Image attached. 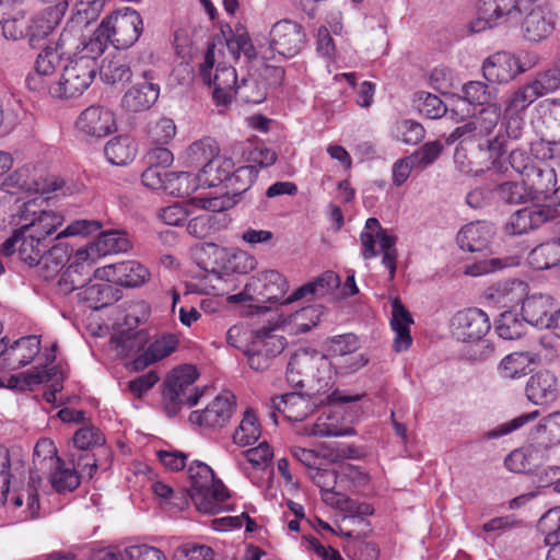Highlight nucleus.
Here are the masks:
<instances>
[{
  "label": "nucleus",
  "instance_id": "nucleus-1",
  "mask_svg": "<svg viewBox=\"0 0 560 560\" xmlns=\"http://www.w3.org/2000/svg\"><path fill=\"white\" fill-rule=\"evenodd\" d=\"M285 377L292 387H306L313 395L324 394L334 385L330 361L313 348H300L291 354Z\"/></svg>",
  "mask_w": 560,
  "mask_h": 560
},
{
  "label": "nucleus",
  "instance_id": "nucleus-2",
  "mask_svg": "<svg viewBox=\"0 0 560 560\" xmlns=\"http://www.w3.org/2000/svg\"><path fill=\"white\" fill-rule=\"evenodd\" d=\"M190 486L188 495L198 511L218 514L223 511V502L230 497L229 490L213 470L205 463L192 462L188 468Z\"/></svg>",
  "mask_w": 560,
  "mask_h": 560
},
{
  "label": "nucleus",
  "instance_id": "nucleus-3",
  "mask_svg": "<svg viewBox=\"0 0 560 560\" xmlns=\"http://www.w3.org/2000/svg\"><path fill=\"white\" fill-rule=\"evenodd\" d=\"M197 378L196 368L187 364L168 374L163 392L164 409L168 417L176 416L183 406L192 407L198 404L203 392L194 386Z\"/></svg>",
  "mask_w": 560,
  "mask_h": 560
},
{
  "label": "nucleus",
  "instance_id": "nucleus-4",
  "mask_svg": "<svg viewBox=\"0 0 560 560\" xmlns=\"http://www.w3.org/2000/svg\"><path fill=\"white\" fill-rule=\"evenodd\" d=\"M202 81L213 88V98L219 105H226L235 97L237 74L233 67L218 62L215 44H208L203 62L199 67Z\"/></svg>",
  "mask_w": 560,
  "mask_h": 560
},
{
  "label": "nucleus",
  "instance_id": "nucleus-5",
  "mask_svg": "<svg viewBox=\"0 0 560 560\" xmlns=\"http://www.w3.org/2000/svg\"><path fill=\"white\" fill-rule=\"evenodd\" d=\"M97 62L89 58H71L63 67L59 80L47 86L49 94L59 100L81 96L93 82Z\"/></svg>",
  "mask_w": 560,
  "mask_h": 560
},
{
  "label": "nucleus",
  "instance_id": "nucleus-6",
  "mask_svg": "<svg viewBox=\"0 0 560 560\" xmlns=\"http://www.w3.org/2000/svg\"><path fill=\"white\" fill-rule=\"evenodd\" d=\"M277 329V325H269L255 331L252 343L245 351L250 369L266 371L271 365L272 359L284 350L287 340L283 336L276 334Z\"/></svg>",
  "mask_w": 560,
  "mask_h": 560
},
{
  "label": "nucleus",
  "instance_id": "nucleus-7",
  "mask_svg": "<svg viewBox=\"0 0 560 560\" xmlns=\"http://www.w3.org/2000/svg\"><path fill=\"white\" fill-rule=\"evenodd\" d=\"M102 26L108 40L117 49L131 47L140 37L143 31V21L140 14L130 8L107 15L102 21Z\"/></svg>",
  "mask_w": 560,
  "mask_h": 560
},
{
  "label": "nucleus",
  "instance_id": "nucleus-8",
  "mask_svg": "<svg viewBox=\"0 0 560 560\" xmlns=\"http://www.w3.org/2000/svg\"><path fill=\"white\" fill-rule=\"evenodd\" d=\"M37 200L23 205L19 211V224L22 233L35 234L47 242V237L62 223V217L52 210L40 209Z\"/></svg>",
  "mask_w": 560,
  "mask_h": 560
},
{
  "label": "nucleus",
  "instance_id": "nucleus-9",
  "mask_svg": "<svg viewBox=\"0 0 560 560\" xmlns=\"http://www.w3.org/2000/svg\"><path fill=\"white\" fill-rule=\"evenodd\" d=\"M288 289L289 283L280 272L268 270L253 277L240 296L246 295L248 300L262 303H277L284 298Z\"/></svg>",
  "mask_w": 560,
  "mask_h": 560
},
{
  "label": "nucleus",
  "instance_id": "nucleus-10",
  "mask_svg": "<svg viewBox=\"0 0 560 560\" xmlns=\"http://www.w3.org/2000/svg\"><path fill=\"white\" fill-rule=\"evenodd\" d=\"M306 45V33L302 25L291 20H281L273 24L269 33V47L272 51L291 58L302 51Z\"/></svg>",
  "mask_w": 560,
  "mask_h": 560
},
{
  "label": "nucleus",
  "instance_id": "nucleus-11",
  "mask_svg": "<svg viewBox=\"0 0 560 560\" xmlns=\"http://www.w3.org/2000/svg\"><path fill=\"white\" fill-rule=\"evenodd\" d=\"M57 453L55 443L49 439L39 440L34 447V470L31 471L27 489V502L31 509L38 506V488L42 482V474L47 472V469H51L54 465L61 460Z\"/></svg>",
  "mask_w": 560,
  "mask_h": 560
},
{
  "label": "nucleus",
  "instance_id": "nucleus-12",
  "mask_svg": "<svg viewBox=\"0 0 560 560\" xmlns=\"http://www.w3.org/2000/svg\"><path fill=\"white\" fill-rule=\"evenodd\" d=\"M489 330V317L479 308L459 311L452 319L454 337L464 342L480 341Z\"/></svg>",
  "mask_w": 560,
  "mask_h": 560
},
{
  "label": "nucleus",
  "instance_id": "nucleus-13",
  "mask_svg": "<svg viewBox=\"0 0 560 560\" xmlns=\"http://www.w3.org/2000/svg\"><path fill=\"white\" fill-rule=\"evenodd\" d=\"M234 409L235 397L226 392L218 395L205 409L192 411L189 421L208 429L223 428L230 421Z\"/></svg>",
  "mask_w": 560,
  "mask_h": 560
},
{
  "label": "nucleus",
  "instance_id": "nucleus-14",
  "mask_svg": "<svg viewBox=\"0 0 560 560\" xmlns=\"http://www.w3.org/2000/svg\"><path fill=\"white\" fill-rule=\"evenodd\" d=\"M557 215L551 205H533L515 211L505 223L504 230L509 235H522L536 230Z\"/></svg>",
  "mask_w": 560,
  "mask_h": 560
},
{
  "label": "nucleus",
  "instance_id": "nucleus-15",
  "mask_svg": "<svg viewBox=\"0 0 560 560\" xmlns=\"http://www.w3.org/2000/svg\"><path fill=\"white\" fill-rule=\"evenodd\" d=\"M316 409L311 394L287 393L271 399L270 418L277 424V412L282 413L290 421H303Z\"/></svg>",
  "mask_w": 560,
  "mask_h": 560
},
{
  "label": "nucleus",
  "instance_id": "nucleus-16",
  "mask_svg": "<svg viewBox=\"0 0 560 560\" xmlns=\"http://www.w3.org/2000/svg\"><path fill=\"white\" fill-rule=\"evenodd\" d=\"M75 127L84 137L103 138L116 130V119L110 109L93 105L79 115Z\"/></svg>",
  "mask_w": 560,
  "mask_h": 560
},
{
  "label": "nucleus",
  "instance_id": "nucleus-17",
  "mask_svg": "<svg viewBox=\"0 0 560 560\" xmlns=\"http://www.w3.org/2000/svg\"><path fill=\"white\" fill-rule=\"evenodd\" d=\"M90 253L85 249H79L75 254V260L68 266L58 280L60 293L67 295L75 290L82 291L91 282L93 261L89 260Z\"/></svg>",
  "mask_w": 560,
  "mask_h": 560
},
{
  "label": "nucleus",
  "instance_id": "nucleus-18",
  "mask_svg": "<svg viewBox=\"0 0 560 560\" xmlns=\"http://www.w3.org/2000/svg\"><path fill=\"white\" fill-rule=\"evenodd\" d=\"M526 71L521 60L506 51H499L488 57L482 65V73L487 81L508 83Z\"/></svg>",
  "mask_w": 560,
  "mask_h": 560
},
{
  "label": "nucleus",
  "instance_id": "nucleus-19",
  "mask_svg": "<svg viewBox=\"0 0 560 560\" xmlns=\"http://www.w3.org/2000/svg\"><path fill=\"white\" fill-rule=\"evenodd\" d=\"M68 8V2H59L48 7L43 12L35 15L27 24L26 36L32 47H37L48 38L60 24Z\"/></svg>",
  "mask_w": 560,
  "mask_h": 560
},
{
  "label": "nucleus",
  "instance_id": "nucleus-20",
  "mask_svg": "<svg viewBox=\"0 0 560 560\" xmlns=\"http://www.w3.org/2000/svg\"><path fill=\"white\" fill-rule=\"evenodd\" d=\"M95 276L113 281L121 287L135 288L148 280L149 271L143 265L135 260H128L97 269Z\"/></svg>",
  "mask_w": 560,
  "mask_h": 560
},
{
  "label": "nucleus",
  "instance_id": "nucleus-21",
  "mask_svg": "<svg viewBox=\"0 0 560 560\" xmlns=\"http://www.w3.org/2000/svg\"><path fill=\"white\" fill-rule=\"evenodd\" d=\"M555 27L553 13L538 5L524 18L521 32L525 40L537 44L546 40L553 33Z\"/></svg>",
  "mask_w": 560,
  "mask_h": 560
},
{
  "label": "nucleus",
  "instance_id": "nucleus-22",
  "mask_svg": "<svg viewBox=\"0 0 560 560\" xmlns=\"http://www.w3.org/2000/svg\"><path fill=\"white\" fill-rule=\"evenodd\" d=\"M143 83H137L129 89L121 98V105L125 109L133 113L149 109L158 100L160 88L153 83L151 71H143Z\"/></svg>",
  "mask_w": 560,
  "mask_h": 560
},
{
  "label": "nucleus",
  "instance_id": "nucleus-23",
  "mask_svg": "<svg viewBox=\"0 0 560 560\" xmlns=\"http://www.w3.org/2000/svg\"><path fill=\"white\" fill-rule=\"evenodd\" d=\"M526 397L535 405H549L559 394L557 376L549 371H539L532 375L525 387Z\"/></svg>",
  "mask_w": 560,
  "mask_h": 560
},
{
  "label": "nucleus",
  "instance_id": "nucleus-24",
  "mask_svg": "<svg viewBox=\"0 0 560 560\" xmlns=\"http://www.w3.org/2000/svg\"><path fill=\"white\" fill-rule=\"evenodd\" d=\"M493 226L486 221L470 222L457 234L459 247L467 252H482L488 247L492 236Z\"/></svg>",
  "mask_w": 560,
  "mask_h": 560
},
{
  "label": "nucleus",
  "instance_id": "nucleus-25",
  "mask_svg": "<svg viewBox=\"0 0 560 560\" xmlns=\"http://www.w3.org/2000/svg\"><path fill=\"white\" fill-rule=\"evenodd\" d=\"M40 351L38 336L30 335L15 340L5 353L4 368L18 370L30 364Z\"/></svg>",
  "mask_w": 560,
  "mask_h": 560
},
{
  "label": "nucleus",
  "instance_id": "nucleus-26",
  "mask_svg": "<svg viewBox=\"0 0 560 560\" xmlns=\"http://www.w3.org/2000/svg\"><path fill=\"white\" fill-rule=\"evenodd\" d=\"M201 214L192 218L187 224V232L196 238H206L217 230V214L224 209V202L220 198L202 201Z\"/></svg>",
  "mask_w": 560,
  "mask_h": 560
},
{
  "label": "nucleus",
  "instance_id": "nucleus-27",
  "mask_svg": "<svg viewBox=\"0 0 560 560\" xmlns=\"http://www.w3.org/2000/svg\"><path fill=\"white\" fill-rule=\"evenodd\" d=\"M552 299L547 294H533L523 299V319L534 326L550 327L553 317L551 316Z\"/></svg>",
  "mask_w": 560,
  "mask_h": 560
},
{
  "label": "nucleus",
  "instance_id": "nucleus-28",
  "mask_svg": "<svg viewBox=\"0 0 560 560\" xmlns=\"http://www.w3.org/2000/svg\"><path fill=\"white\" fill-rule=\"evenodd\" d=\"M549 190L548 186L542 187L533 183L529 187L524 182H504L499 184L493 194L495 198L504 203L518 205L535 200L536 192Z\"/></svg>",
  "mask_w": 560,
  "mask_h": 560
},
{
  "label": "nucleus",
  "instance_id": "nucleus-29",
  "mask_svg": "<svg viewBox=\"0 0 560 560\" xmlns=\"http://www.w3.org/2000/svg\"><path fill=\"white\" fill-rule=\"evenodd\" d=\"M340 285V278L334 271H325L313 281H310L296 289L289 298L283 300V304L302 300L304 298H323L330 294Z\"/></svg>",
  "mask_w": 560,
  "mask_h": 560
},
{
  "label": "nucleus",
  "instance_id": "nucleus-30",
  "mask_svg": "<svg viewBox=\"0 0 560 560\" xmlns=\"http://www.w3.org/2000/svg\"><path fill=\"white\" fill-rule=\"evenodd\" d=\"M363 231L372 232L374 235H376L381 250L383 252L382 264L389 271V280H394L396 273V262L398 258V253L395 247L397 237L389 234L386 229H383L376 218H369L365 222Z\"/></svg>",
  "mask_w": 560,
  "mask_h": 560
},
{
  "label": "nucleus",
  "instance_id": "nucleus-31",
  "mask_svg": "<svg viewBox=\"0 0 560 560\" xmlns=\"http://www.w3.org/2000/svg\"><path fill=\"white\" fill-rule=\"evenodd\" d=\"M78 299L94 310L108 306L121 299V291L113 281L88 284L78 293Z\"/></svg>",
  "mask_w": 560,
  "mask_h": 560
},
{
  "label": "nucleus",
  "instance_id": "nucleus-32",
  "mask_svg": "<svg viewBox=\"0 0 560 560\" xmlns=\"http://www.w3.org/2000/svg\"><path fill=\"white\" fill-rule=\"evenodd\" d=\"M413 323L410 313L404 306L399 299H394L392 302V319L390 325L396 334L394 339V350L396 352L406 351L412 342L410 336V325Z\"/></svg>",
  "mask_w": 560,
  "mask_h": 560
},
{
  "label": "nucleus",
  "instance_id": "nucleus-33",
  "mask_svg": "<svg viewBox=\"0 0 560 560\" xmlns=\"http://www.w3.org/2000/svg\"><path fill=\"white\" fill-rule=\"evenodd\" d=\"M528 439L542 451L560 444V410L542 418L530 431Z\"/></svg>",
  "mask_w": 560,
  "mask_h": 560
},
{
  "label": "nucleus",
  "instance_id": "nucleus-34",
  "mask_svg": "<svg viewBox=\"0 0 560 560\" xmlns=\"http://www.w3.org/2000/svg\"><path fill=\"white\" fill-rule=\"evenodd\" d=\"M178 340L174 335H165L152 342L149 348L132 362L131 366L135 371H140L153 364L174 352L177 348Z\"/></svg>",
  "mask_w": 560,
  "mask_h": 560
},
{
  "label": "nucleus",
  "instance_id": "nucleus-35",
  "mask_svg": "<svg viewBox=\"0 0 560 560\" xmlns=\"http://www.w3.org/2000/svg\"><path fill=\"white\" fill-rule=\"evenodd\" d=\"M234 166L232 159L221 155L203 164L197 175L201 187H215L223 183L226 184Z\"/></svg>",
  "mask_w": 560,
  "mask_h": 560
},
{
  "label": "nucleus",
  "instance_id": "nucleus-36",
  "mask_svg": "<svg viewBox=\"0 0 560 560\" xmlns=\"http://www.w3.org/2000/svg\"><path fill=\"white\" fill-rule=\"evenodd\" d=\"M70 256L71 248L67 244L58 243L52 245L43 253L40 261L36 265L39 276L45 280L55 278L70 259Z\"/></svg>",
  "mask_w": 560,
  "mask_h": 560
},
{
  "label": "nucleus",
  "instance_id": "nucleus-37",
  "mask_svg": "<svg viewBox=\"0 0 560 560\" xmlns=\"http://www.w3.org/2000/svg\"><path fill=\"white\" fill-rule=\"evenodd\" d=\"M526 293V284L520 280L498 283L490 289L488 299L502 308H512L523 301Z\"/></svg>",
  "mask_w": 560,
  "mask_h": 560
},
{
  "label": "nucleus",
  "instance_id": "nucleus-38",
  "mask_svg": "<svg viewBox=\"0 0 560 560\" xmlns=\"http://www.w3.org/2000/svg\"><path fill=\"white\" fill-rule=\"evenodd\" d=\"M66 34H61L57 43H49L38 54L35 61L37 77H49L61 66L65 55Z\"/></svg>",
  "mask_w": 560,
  "mask_h": 560
},
{
  "label": "nucleus",
  "instance_id": "nucleus-39",
  "mask_svg": "<svg viewBox=\"0 0 560 560\" xmlns=\"http://www.w3.org/2000/svg\"><path fill=\"white\" fill-rule=\"evenodd\" d=\"M539 97L532 81L513 89L504 98V115H523Z\"/></svg>",
  "mask_w": 560,
  "mask_h": 560
},
{
  "label": "nucleus",
  "instance_id": "nucleus-40",
  "mask_svg": "<svg viewBox=\"0 0 560 560\" xmlns=\"http://www.w3.org/2000/svg\"><path fill=\"white\" fill-rule=\"evenodd\" d=\"M101 79L105 84H125L132 78L129 61L124 56L105 58L100 67Z\"/></svg>",
  "mask_w": 560,
  "mask_h": 560
},
{
  "label": "nucleus",
  "instance_id": "nucleus-41",
  "mask_svg": "<svg viewBox=\"0 0 560 560\" xmlns=\"http://www.w3.org/2000/svg\"><path fill=\"white\" fill-rule=\"evenodd\" d=\"M57 374V368H35L33 371L22 372L7 378L5 386L11 389L31 390L34 386L48 383Z\"/></svg>",
  "mask_w": 560,
  "mask_h": 560
},
{
  "label": "nucleus",
  "instance_id": "nucleus-42",
  "mask_svg": "<svg viewBox=\"0 0 560 560\" xmlns=\"http://www.w3.org/2000/svg\"><path fill=\"white\" fill-rule=\"evenodd\" d=\"M540 451L542 450L533 445L530 441L527 447L514 450L508 455L504 460L505 467L514 472H529L538 465V459L544 457Z\"/></svg>",
  "mask_w": 560,
  "mask_h": 560
},
{
  "label": "nucleus",
  "instance_id": "nucleus-43",
  "mask_svg": "<svg viewBox=\"0 0 560 560\" xmlns=\"http://www.w3.org/2000/svg\"><path fill=\"white\" fill-rule=\"evenodd\" d=\"M130 248V242L124 233L117 230L103 232L97 240L86 249L90 255L96 253L98 256L125 253Z\"/></svg>",
  "mask_w": 560,
  "mask_h": 560
},
{
  "label": "nucleus",
  "instance_id": "nucleus-44",
  "mask_svg": "<svg viewBox=\"0 0 560 560\" xmlns=\"http://www.w3.org/2000/svg\"><path fill=\"white\" fill-rule=\"evenodd\" d=\"M105 155L113 165H127L137 155V144L129 137H116L109 140L104 149Z\"/></svg>",
  "mask_w": 560,
  "mask_h": 560
},
{
  "label": "nucleus",
  "instance_id": "nucleus-45",
  "mask_svg": "<svg viewBox=\"0 0 560 560\" xmlns=\"http://www.w3.org/2000/svg\"><path fill=\"white\" fill-rule=\"evenodd\" d=\"M528 264L538 270L550 269L560 264V243L553 240L542 243L530 250Z\"/></svg>",
  "mask_w": 560,
  "mask_h": 560
},
{
  "label": "nucleus",
  "instance_id": "nucleus-46",
  "mask_svg": "<svg viewBox=\"0 0 560 560\" xmlns=\"http://www.w3.org/2000/svg\"><path fill=\"white\" fill-rule=\"evenodd\" d=\"M164 190L176 197H187L201 187L198 176L190 172H168Z\"/></svg>",
  "mask_w": 560,
  "mask_h": 560
},
{
  "label": "nucleus",
  "instance_id": "nucleus-47",
  "mask_svg": "<svg viewBox=\"0 0 560 560\" xmlns=\"http://www.w3.org/2000/svg\"><path fill=\"white\" fill-rule=\"evenodd\" d=\"M47 471L51 487L58 493L71 492L80 486V476L77 470L67 468L62 460Z\"/></svg>",
  "mask_w": 560,
  "mask_h": 560
},
{
  "label": "nucleus",
  "instance_id": "nucleus-48",
  "mask_svg": "<svg viewBox=\"0 0 560 560\" xmlns=\"http://www.w3.org/2000/svg\"><path fill=\"white\" fill-rule=\"evenodd\" d=\"M23 467L24 462L19 458L18 454L11 453L9 448L0 445V504H4L10 490L11 468Z\"/></svg>",
  "mask_w": 560,
  "mask_h": 560
},
{
  "label": "nucleus",
  "instance_id": "nucleus-49",
  "mask_svg": "<svg viewBox=\"0 0 560 560\" xmlns=\"http://www.w3.org/2000/svg\"><path fill=\"white\" fill-rule=\"evenodd\" d=\"M47 247L48 242L37 237L35 234L23 233L18 247L19 257L28 266H36Z\"/></svg>",
  "mask_w": 560,
  "mask_h": 560
},
{
  "label": "nucleus",
  "instance_id": "nucleus-50",
  "mask_svg": "<svg viewBox=\"0 0 560 560\" xmlns=\"http://www.w3.org/2000/svg\"><path fill=\"white\" fill-rule=\"evenodd\" d=\"M501 106L497 103L483 107L472 119V129H476L478 138H486L492 133L501 118Z\"/></svg>",
  "mask_w": 560,
  "mask_h": 560
},
{
  "label": "nucleus",
  "instance_id": "nucleus-51",
  "mask_svg": "<svg viewBox=\"0 0 560 560\" xmlns=\"http://www.w3.org/2000/svg\"><path fill=\"white\" fill-rule=\"evenodd\" d=\"M511 167L521 175L529 176V171L536 173L537 176H546L549 183H556L555 174L552 170H540L534 168L533 159L524 150L515 149L512 150L509 156ZM555 184H552L553 186Z\"/></svg>",
  "mask_w": 560,
  "mask_h": 560
},
{
  "label": "nucleus",
  "instance_id": "nucleus-52",
  "mask_svg": "<svg viewBox=\"0 0 560 560\" xmlns=\"http://www.w3.org/2000/svg\"><path fill=\"white\" fill-rule=\"evenodd\" d=\"M524 319H520L511 310H506L500 314L495 325V331L500 338L504 340H515L525 334Z\"/></svg>",
  "mask_w": 560,
  "mask_h": 560
},
{
  "label": "nucleus",
  "instance_id": "nucleus-53",
  "mask_svg": "<svg viewBox=\"0 0 560 560\" xmlns=\"http://www.w3.org/2000/svg\"><path fill=\"white\" fill-rule=\"evenodd\" d=\"M260 436V425L256 416L246 410L244 417L233 434V441L240 446H247L255 443Z\"/></svg>",
  "mask_w": 560,
  "mask_h": 560
},
{
  "label": "nucleus",
  "instance_id": "nucleus-54",
  "mask_svg": "<svg viewBox=\"0 0 560 560\" xmlns=\"http://www.w3.org/2000/svg\"><path fill=\"white\" fill-rule=\"evenodd\" d=\"M328 417H319L314 423L304 425L300 431L301 434L314 438H330L353 435L352 428L339 429L336 423L329 421Z\"/></svg>",
  "mask_w": 560,
  "mask_h": 560
},
{
  "label": "nucleus",
  "instance_id": "nucleus-55",
  "mask_svg": "<svg viewBox=\"0 0 560 560\" xmlns=\"http://www.w3.org/2000/svg\"><path fill=\"white\" fill-rule=\"evenodd\" d=\"M310 478L320 488L325 502L335 504L340 493L335 492L338 475L334 469H320L319 467L310 472Z\"/></svg>",
  "mask_w": 560,
  "mask_h": 560
},
{
  "label": "nucleus",
  "instance_id": "nucleus-56",
  "mask_svg": "<svg viewBox=\"0 0 560 560\" xmlns=\"http://www.w3.org/2000/svg\"><path fill=\"white\" fill-rule=\"evenodd\" d=\"M108 44V35H106L104 27L100 24L88 40L85 38L82 39L81 48L73 58H89L96 62V59L105 51Z\"/></svg>",
  "mask_w": 560,
  "mask_h": 560
},
{
  "label": "nucleus",
  "instance_id": "nucleus-57",
  "mask_svg": "<svg viewBox=\"0 0 560 560\" xmlns=\"http://www.w3.org/2000/svg\"><path fill=\"white\" fill-rule=\"evenodd\" d=\"M530 359L528 354L514 352L506 355L499 365L500 375L503 378L515 380L527 374Z\"/></svg>",
  "mask_w": 560,
  "mask_h": 560
},
{
  "label": "nucleus",
  "instance_id": "nucleus-58",
  "mask_svg": "<svg viewBox=\"0 0 560 560\" xmlns=\"http://www.w3.org/2000/svg\"><path fill=\"white\" fill-rule=\"evenodd\" d=\"M257 174L258 171L255 165L241 166L230 173L225 186L234 196L242 195L253 185Z\"/></svg>",
  "mask_w": 560,
  "mask_h": 560
},
{
  "label": "nucleus",
  "instance_id": "nucleus-59",
  "mask_svg": "<svg viewBox=\"0 0 560 560\" xmlns=\"http://www.w3.org/2000/svg\"><path fill=\"white\" fill-rule=\"evenodd\" d=\"M226 47L235 60H238L241 55H244L248 61L257 57L256 48L244 30H236L231 37L226 38Z\"/></svg>",
  "mask_w": 560,
  "mask_h": 560
},
{
  "label": "nucleus",
  "instance_id": "nucleus-60",
  "mask_svg": "<svg viewBox=\"0 0 560 560\" xmlns=\"http://www.w3.org/2000/svg\"><path fill=\"white\" fill-rule=\"evenodd\" d=\"M235 96L248 104H260L267 97V89L255 78H243L235 90Z\"/></svg>",
  "mask_w": 560,
  "mask_h": 560
},
{
  "label": "nucleus",
  "instance_id": "nucleus-61",
  "mask_svg": "<svg viewBox=\"0 0 560 560\" xmlns=\"http://www.w3.org/2000/svg\"><path fill=\"white\" fill-rule=\"evenodd\" d=\"M521 0H481V12L490 20H503L514 12H521Z\"/></svg>",
  "mask_w": 560,
  "mask_h": 560
},
{
  "label": "nucleus",
  "instance_id": "nucleus-62",
  "mask_svg": "<svg viewBox=\"0 0 560 560\" xmlns=\"http://www.w3.org/2000/svg\"><path fill=\"white\" fill-rule=\"evenodd\" d=\"M187 154L191 163L206 164L219 155V147L214 139L203 138L191 143Z\"/></svg>",
  "mask_w": 560,
  "mask_h": 560
},
{
  "label": "nucleus",
  "instance_id": "nucleus-63",
  "mask_svg": "<svg viewBox=\"0 0 560 560\" xmlns=\"http://www.w3.org/2000/svg\"><path fill=\"white\" fill-rule=\"evenodd\" d=\"M72 440L79 451H92L95 447H102L106 441L101 430L93 425L79 429Z\"/></svg>",
  "mask_w": 560,
  "mask_h": 560
},
{
  "label": "nucleus",
  "instance_id": "nucleus-64",
  "mask_svg": "<svg viewBox=\"0 0 560 560\" xmlns=\"http://www.w3.org/2000/svg\"><path fill=\"white\" fill-rule=\"evenodd\" d=\"M105 3L106 0H78L72 22L89 25L100 16Z\"/></svg>",
  "mask_w": 560,
  "mask_h": 560
}]
</instances>
